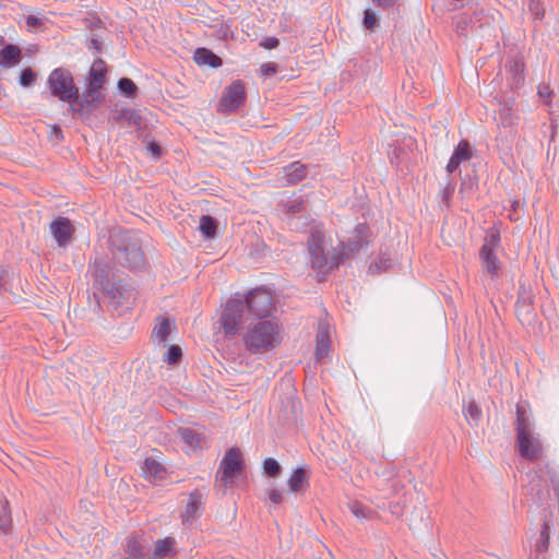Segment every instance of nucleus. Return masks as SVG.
I'll use <instances>...</instances> for the list:
<instances>
[{"mask_svg": "<svg viewBox=\"0 0 559 559\" xmlns=\"http://www.w3.org/2000/svg\"><path fill=\"white\" fill-rule=\"evenodd\" d=\"M108 250L115 262L129 270H140L146 264L142 240L133 230L112 231L108 238Z\"/></svg>", "mask_w": 559, "mask_h": 559, "instance_id": "1", "label": "nucleus"}, {"mask_svg": "<svg viewBox=\"0 0 559 559\" xmlns=\"http://www.w3.org/2000/svg\"><path fill=\"white\" fill-rule=\"evenodd\" d=\"M246 349L253 354L269 352L281 343L280 326L271 320H258L248 325L242 336Z\"/></svg>", "mask_w": 559, "mask_h": 559, "instance_id": "2", "label": "nucleus"}, {"mask_svg": "<svg viewBox=\"0 0 559 559\" xmlns=\"http://www.w3.org/2000/svg\"><path fill=\"white\" fill-rule=\"evenodd\" d=\"M281 212L286 216L287 225L292 230L301 231L311 222L307 213V200L305 195H295L282 200L278 203Z\"/></svg>", "mask_w": 559, "mask_h": 559, "instance_id": "3", "label": "nucleus"}, {"mask_svg": "<svg viewBox=\"0 0 559 559\" xmlns=\"http://www.w3.org/2000/svg\"><path fill=\"white\" fill-rule=\"evenodd\" d=\"M309 253L312 269L321 273H328L330 270L337 269L345 260L348 259V254H344V252H335V250L332 254L325 253L323 239L316 235H311V239L309 241Z\"/></svg>", "mask_w": 559, "mask_h": 559, "instance_id": "4", "label": "nucleus"}, {"mask_svg": "<svg viewBox=\"0 0 559 559\" xmlns=\"http://www.w3.org/2000/svg\"><path fill=\"white\" fill-rule=\"evenodd\" d=\"M50 94L61 102H70L76 98L79 87L74 83L72 73L64 68L53 69L47 79Z\"/></svg>", "mask_w": 559, "mask_h": 559, "instance_id": "5", "label": "nucleus"}, {"mask_svg": "<svg viewBox=\"0 0 559 559\" xmlns=\"http://www.w3.org/2000/svg\"><path fill=\"white\" fill-rule=\"evenodd\" d=\"M243 469V460L239 449L230 448L226 451L216 475V487L225 491L233 479L241 474Z\"/></svg>", "mask_w": 559, "mask_h": 559, "instance_id": "6", "label": "nucleus"}, {"mask_svg": "<svg viewBox=\"0 0 559 559\" xmlns=\"http://www.w3.org/2000/svg\"><path fill=\"white\" fill-rule=\"evenodd\" d=\"M103 294L108 305L112 307L119 316L132 309L136 299L135 289L122 280L116 282L107 290L103 292Z\"/></svg>", "mask_w": 559, "mask_h": 559, "instance_id": "7", "label": "nucleus"}, {"mask_svg": "<svg viewBox=\"0 0 559 559\" xmlns=\"http://www.w3.org/2000/svg\"><path fill=\"white\" fill-rule=\"evenodd\" d=\"M245 312V302L241 298L234 297L227 300L219 319L221 329L226 336L234 337L238 334Z\"/></svg>", "mask_w": 559, "mask_h": 559, "instance_id": "8", "label": "nucleus"}, {"mask_svg": "<svg viewBox=\"0 0 559 559\" xmlns=\"http://www.w3.org/2000/svg\"><path fill=\"white\" fill-rule=\"evenodd\" d=\"M242 301L245 302L247 314L253 316L259 320L267 318L274 308L272 295L262 288L250 290L243 296Z\"/></svg>", "mask_w": 559, "mask_h": 559, "instance_id": "9", "label": "nucleus"}, {"mask_svg": "<svg viewBox=\"0 0 559 559\" xmlns=\"http://www.w3.org/2000/svg\"><path fill=\"white\" fill-rule=\"evenodd\" d=\"M88 273L94 286L102 293L120 280L118 271H115L110 262L103 257H96L93 262H90Z\"/></svg>", "mask_w": 559, "mask_h": 559, "instance_id": "10", "label": "nucleus"}, {"mask_svg": "<svg viewBox=\"0 0 559 559\" xmlns=\"http://www.w3.org/2000/svg\"><path fill=\"white\" fill-rule=\"evenodd\" d=\"M535 295L524 283H521L515 302V314L522 325H532L536 319L534 308Z\"/></svg>", "mask_w": 559, "mask_h": 559, "instance_id": "11", "label": "nucleus"}, {"mask_svg": "<svg viewBox=\"0 0 559 559\" xmlns=\"http://www.w3.org/2000/svg\"><path fill=\"white\" fill-rule=\"evenodd\" d=\"M246 102V91L242 81L236 80L225 87L218 102L217 110L229 114L238 110Z\"/></svg>", "mask_w": 559, "mask_h": 559, "instance_id": "12", "label": "nucleus"}, {"mask_svg": "<svg viewBox=\"0 0 559 559\" xmlns=\"http://www.w3.org/2000/svg\"><path fill=\"white\" fill-rule=\"evenodd\" d=\"M518 451L521 457L536 461L543 455V443L539 435L533 432L515 436Z\"/></svg>", "mask_w": 559, "mask_h": 559, "instance_id": "13", "label": "nucleus"}, {"mask_svg": "<svg viewBox=\"0 0 559 559\" xmlns=\"http://www.w3.org/2000/svg\"><path fill=\"white\" fill-rule=\"evenodd\" d=\"M50 231L59 247L69 245L75 228L68 217L58 216L50 223Z\"/></svg>", "mask_w": 559, "mask_h": 559, "instance_id": "14", "label": "nucleus"}, {"mask_svg": "<svg viewBox=\"0 0 559 559\" xmlns=\"http://www.w3.org/2000/svg\"><path fill=\"white\" fill-rule=\"evenodd\" d=\"M369 231V228L366 224H358L353 235L346 240L341 242V249L335 250V252H344V254H348V258L358 252L360 248L367 243L366 237Z\"/></svg>", "mask_w": 559, "mask_h": 559, "instance_id": "15", "label": "nucleus"}, {"mask_svg": "<svg viewBox=\"0 0 559 559\" xmlns=\"http://www.w3.org/2000/svg\"><path fill=\"white\" fill-rule=\"evenodd\" d=\"M534 431L533 414L526 402H520L515 406V433L516 436Z\"/></svg>", "mask_w": 559, "mask_h": 559, "instance_id": "16", "label": "nucleus"}, {"mask_svg": "<svg viewBox=\"0 0 559 559\" xmlns=\"http://www.w3.org/2000/svg\"><path fill=\"white\" fill-rule=\"evenodd\" d=\"M204 506L203 495L200 490L195 489L189 495L185 512L181 514L182 523H192L202 513Z\"/></svg>", "mask_w": 559, "mask_h": 559, "instance_id": "17", "label": "nucleus"}, {"mask_svg": "<svg viewBox=\"0 0 559 559\" xmlns=\"http://www.w3.org/2000/svg\"><path fill=\"white\" fill-rule=\"evenodd\" d=\"M473 157V147L467 140H461L453 151L452 156L447 165L449 174L454 173L463 162H467Z\"/></svg>", "mask_w": 559, "mask_h": 559, "instance_id": "18", "label": "nucleus"}, {"mask_svg": "<svg viewBox=\"0 0 559 559\" xmlns=\"http://www.w3.org/2000/svg\"><path fill=\"white\" fill-rule=\"evenodd\" d=\"M308 175V166L300 162H293L283 167V179L286 185L294 186L302 181Z\"/></svg>", "mask_w": 559, "mask_h": 559, "instance_id": "19", "label": "nucleus"}, {"mask_svg": "<svg viewBox=\"0 0 559 559\" xmlns=\"http://www.w3.org/2000/svg\"><path fill=\"white\" fill-rule=\"evenodd\" d=\"M142 471L144 476L153 483L162 481L167 476V469L153 457L145 459Z\"/></svg>", "mask_w": 559, "mask_h": 559, "instance_id": "20", "label": "nucleus"}, {"mask_svg": "<svg viewBox=\"0 0 559 559\" xmlns=\"http://www.w3.org/2000/svg\"><path fill=\"white\" fill-rule=\"evenodd\" d=\"M22 60V50L19 46L7 44L0 51V67L10 69L19 64Z\"/></svg>", "mask_w": 559, "mask_h": 559, "instance_id": "21", "label": "nucleus"}, {"mask_svg": "<svg viewBox=\"0 0 559 559\" xmlns=\"http://www.w3.org/2000/svg\"><path fill=\"white\" fill-rule=\"evenodd\" d=\"M176 539L174 537H165L163 539H157L154 543V551L152 554V559H165L168 557H173L177 554L176 549Z\"/></svg>", "mask_w": 559, "mask_h": 559, "instance_id": "22", "label": "nucleus"}, {"mask_svg": "<svg viewBox=\"0 0 559 559\" xmlns=\"http://www.w3.org/2000/svg\"><path fill=\"white\" fill-rule=\"evenodd\" d=\"M171 333V322L167 317H157L156 323L152 331V340L156 341L158 344H164L168 341V337Z\"/></svg>", "mask_w": 559, "mask_h": 559, "instance_id": "23", "label": "nucleus"}, {"mask_svg": "<svg viewBox=\"0 0 559 559\" xmlns=\"http://www.w3.org/2000/svg\"><path fill=\"white\" fill-rule=\"evenodd\" d=\"M193 60L199 66H209L213 69L219 68L223 64L222 59L217 55L204 47L195 49Z\"/></svg>", "mask_w": 559, "mask_h": 559, "instance_id": "24", "label": "nucleus"}, {"mask_svg": "<svg viewBox=\"0 0 559 559\" xmlns=\"http://www.w3.org/2000/svg\"><path fill=\"white\" fill-rule=\"evenodd\" d=\"M106 76V63L102 58H97L90 70L88 83L91 85V92H94L95 87H102Z\"/></svg>", "mask_w": 559, "mask_h": 559, "instance_id": "25", "label": "nucleus"}, {"mask_svg": "<svg viewBox=\"0 0 559 559\" xmlns=\"http://www.w3.org/2000/svg\"><path fill=\"white\" fill-rule=\"evenodd\" d=\"M148 551L150 547L136 537H128L126 545L127 559H145L148 556Z\"/></svg>", "mask_w": 559, "mask_h": 559, "instance_id": "26", "label": "nucleus"}, {"mask_svg": "<svg viewBox=\"0 0 559 559\" xmlns=\"http://www.w3.org/2000/svg\"><path fill=\"white\" fill-rule=\"evenodd\" d=\"M499 121L502 127L515 126L519 121V116L515 112L514 100H507L499 109Z\"/></svg>", "mask_w": 559, "mask_h": 559, "instance_id": "27", "label": "nucleus"}, {"mask_svg": "<svg viewBox=\"0 0 559 559\" xmlns=\"http://www.w3.org/2000/svg\"><path fill=\"white\" fill-rule=\"evenodd\" d=\"M112 119L116 122L126 121L129 126H134L138 128H141L143 123L141 114L133 108H122L112 117Z\"/></svg>", "mask_w": 559, "mask_h": 559, "instance_id": "28", "label": "nucleus"}, {"mask_svg": "<svg viewBox=\"0 0 559 559\" xmlns=\"http://www.w3.org/2000/svg\"><path fill=\"white\" fill-rule=\"evenodd\" d=\"M479 257H480L484 270L491 275H496L499 270V260H498L495 251L488 250L487 247H481Z\"/></svg>", "mask_w": 559, "mask_h": 559, "instance_id": "29", "label": "nucleus"}, {"mask_svg": "<svg viewBox=\"0 0 559 559\" xmlns=\"http://www.w3.org/2000/svg\"><path fill=\"white\" fill-rule=\"evenodd\" d=\"M12 528V515L9 501L0 495V532L9 534Z\"/></svg>", "mask_w": 559, "mask_h": 559, "instance_id": "30", "label": "nucleus"}, {"mask_svg": "<svg viewBox=\"0 0 559 559\" xmlns=\"http://www.w3.org/2000/svg\"><path fill=\"white\" fill-rule=\"evenodd\" d=\"M330 352V337L326 330L319 329L316 336V359L321 360Z\"/></svg>", "mask_w": 559, "mask_h": 559, "instance_id": "31", "label": "nucleus"}, {"mask_svg": "<svg viewBox=\"0 0 559 559\" xmlns=\"http://www.w3.org/2000/svg\"><path fill=\"white\" fill-rule=\"evenodd\" d=\"M525 66L522 60L513 59L508 66V71L512 75V87H519L524 83Z\"/></svg>", "mask_w": 559, "mask_h": 559, "instance_id": "32", "label": "nucleus"}, {"mask_svg": "<svg viewBox=\"0 0 559 559\" xmlns=\"http://www.w3.org/2000/svg\"><path fill=\"white\" fill-rule=\"evenodd\" d=\"M181 441L189 445L191 449L202 448L203 439L199 432L190 428H183L179 430Z\"/></svg>", "mask_w": 559, "mask_h": 559, "instance_id": "33", "label": "nucleus"}, {"mask_svg": "<svg viewBox=\"0 0 559 559\" xmlns=\"http://www.w3.org/2000/svg\"><path fill=\"white\" fill-rule=\"evenodd\" d=\"M199 229L206 239H212L217 231V222L210 215H202L200 217Z\"/></svg>", "mask_w": 559, "mask_h": 559, "instance_id": "34", "label": "nucleus"}, {"mask_svg": "<svg viewBox=\"0 0 559 559\" xmlns=\"http://www.w3.org/2000/svg\"><path fill=\"white\" fill-rule=\"evenodd\" d=\"M463 414L471 426H477L483 417V412L475 401H471L468 405L463 408Z\"/></svg>", "mask_w": 559, "mask_h": 559, "instance_id": "35", "label": "nucleus"}, {"mask_svg": "<svg viewBox=\"0 0 559 559\" xmlns=\"http://www.w3.org/2000/svg\"><path fill=\"white\" fill-rule=\"evenodd\" d=\"M307 481V472L302 467L296 468L288 479V487L292 491L297 492Z\"/></svg>", "mask_w": 559, "mask_h": 559, "instance_id": "36", "label": "nucleus"}, {"mask_svg": "<svg viewBox=\"0 0 559 559\" xmlns=\"http://www.w3.org/2000/svg\"><path fill=\"white\" fill-rule=\"evenodd\" d=\"M67 103L69 104V110L71 111L73 117L82 116L85 110L88 111L90 100L81 98L80 91L78 92V96L75 99Z\"/></svg>", "mask_w": 559, "mask_h": 559, "instance_id": "37", "label": "nucleus"}, {"mask_svg": "<svg viewBox=\"0 0 559 559\" xmlns=\"http://www.w3.org/2000/svg\"><path fill=\"white\" fill-rule=\"evenodd\" d=\"M549 540H550V526H549V523L547 521H545L542 526V530H540L539 538L536 540V545H535L536 551H538V552L547 551V549L549 547Z\"/></svg>", "mask_w": 559, "mask_h": 559, "instance_id": "38", "label": "nucleus"}, {"mask_svg": "<svg viewBox=\"0 0 559 559\" xmlns=\"http://www.w3.org/2000/svg\"><path fill=\"white\" fill-rule=\"evenodd\" d=\"M182 358V350L179 345H170L163 356V361L168 365H178Z\"/></svg>", "mask_w": 559, "mask_h": 559, "instance_id": "39", "label": "nucleus"}, {"mask_svg": "<svg viewBox=\"0 0 559 559\" xmlns=\"http://www.w3.org/2000/svg\"><path fill=\"white\" fill-rule=\"evenodd\" d=\"M348 508L350 512L357 518V519H370L373 514V511L362 504L359 501H352L348 503Z\"/></svg>", "mask_w": 559, "mask_h": 559, "instance_id": "40", "label": "nucleus"}, {"mask_svg": "<svg viewBox=\"0 0 559 559\" xmlns=\"http://www.w3.org/2000/svg\"><path fill=\"white\" fill-rule=\"evenodd\" d=\"M118 88L124 96L129 98L135 97L139 91L135 83L129 78H121L118 81Z\"/></svg>", "mask_w": 559, "mask_h": 559, "instance_id": "41", "label": "nucleus"}, {"mask_svg": "<svg viewBox=\"0 0 559 559\" xmlns=\"http://www.w3.org/2000/svg\"><path fill=\"white\" fill-rule=\"evenodd\" d=\"M362 25L369 32H374L379 27V17L372 9H366L364 11Z\"/></svg>", "mask_w": 559, "mask_h": 559, "instance_id": "42", "label": "nucleus"}, {"mask_svg": "<svg viewBox=\"0 0 559 559\" xmlns=\"http://www.w3.org/2000/svg\"><path fill=\"white\" fill-rule=\"evenodd\" d=\"M469 17L471 29L476 31L478 28L484 27V25L489 23L488 16L484 13V10L475 11Z\"/></svg>", "mask_w": 559, "mask_h": 559, "instance_id": "43", "label": "nucleus"}, {"mask_svg": "<svg viewBox=\"0 0 559 559\" xmlns=\"http://www.w3.org/2000/svg\"><path fill=\"white\" fill-rule=\"evenodd\" d=\"M263 471L270 477H278L282 473L281 464L273 457H267L263 462Z\"/></svg>", "mask_w": 559, "mask_h": 559, "instance_id": "44", "label": "nucleus"}, {"mask_svg": "<svg viewBox=\"0 0 559 559\" xmlns=\"http://www.w3.org/2000/svg\"><path fill=\"white\" fill-rule=\"evenodd\" d=\"M455 32L460 36H466L467 29L471 28L469 17L466 14H459L453 17Z\"/></svg>", "mask_w": 559, "mask_h": 559, "instance_id": "45", "label": "nucleus"}, {"mask_svg": "<svg viewBox=\"0 0 559 559\" xmlns=\"http://www.w3.org/2000/svg\"><path fill=\"white\" fill-rule=\"evenodd\" d=\"M37 73L32 68H25L21 71L19 76V83L23 87H31L35 84Z\"/></svg>", "mask_w": 559, "mask_h": 559, "instance_id": "46", "label": "nucleus"}, {"mask_svg": "<svg viewBox=\"0 0 559 559\" xmlns=\"http://www.w3.org/2000/svg\"><path fill=\"white\" fill-rule=\"evenodd\" d=\"M100 88L102 87H95L94 92H91V85L88 84L87 90L82 97L83 99L90 100L88 111H91L96 106V104H98L100 102V99H102V95L99 92Z\"/></svg>", "mask_w": 559, "mask_h": 559, "instance_id": "47", "label": "nucleus"}, {"mask_svg": "<svg viewBox=\"0 0 559 559\" xmlns=\"http://www.w3.org/2000/svg\"><path fill=\"white\" fill-rule=\"evenodd\" d=\"M528 10L536 20H543L545 16V9L539 0H530Z\"/></svg>", "mask_w": 559, "mask_h": 559, "instance_id": "48", "label": "nucleus"}, {"mask_svg": "<svg viewBox=\"0 0 559 559\" xmlns=\"http://www.w3.org/2000/svg\"><path fill=\"white\" fill-rule=\"evenodd\" d=\"M426 514L425 507L416 508L415 511L412 513V516L409 519V527L411 528H418V524L424 521Z\"/></svg>", "mask_w": 559, "mask_h": 559, "instance_id": "49", "label": "nucleus"}, {"mask_svg": "<svg viewBox=\"0 0 559 559\" xmlns=\"http://www.w3.org/2000/svg\"><path fill=\"white\" fill-rule=\"evenodd\" d=\"M86 46L88 50H94L96 53H102L104 50V43L97 35H92Z\"/></svg>", "mask_w": 559, "mask_h": 559, "instance_id": "50", "label": "nucleus"}, {"mask_svg": "<svg viewBox=\"0 0 559 559\" xmlns=\"http://www.w3.org/2000/svg\"><path fill=\"white\" fill-rule=\"evenodd\" d=\"M500 243V236L498 233H491L490 235L486 236L485 242L481 247H487L488 250H495Z\"/></svg>", "mask_w": 559, "mask_h": 559, "instance_id": "51", "label": "nucleus"}, {"mask_svg": "<svg viewBox=\"0 0 559 559\" xmlns=\"http://www.w3.org/2000/svg\"><path fill=\"white\" fill-rule=\"evenodd\" d=\"M537 94L546 105H549L554 92L548 85L542 84L538 86Z\"/></svg>", "mask_w": 559, "mask_h": 559, "instance_id": "52", "label": "nucleus"}, {"mask_svg": "<svg viewBox=\"0 0 559 559\" xmlns=\"http://www.w3.org/2000/svg\"><path fill=\"white\" fill-rule=\"evenodd\" d=\"M372 3L382 10H389L396 5H400L402 0H371Z\"/></svg>", "mask_w": 559, "mask_h": 559, "instance_id": "53", "label": "nucleus"}, {"mask_svg": "<svg viewBox=\"0 0 559 559\" xmlns=\"http://www.w3.org/2000/svg\"><path fill=\"white\" fill-rule=\"evenodd\" d=\"M261 72L265 76H270L277 72L278 66L274 62H266L261 66Z\"/></svg>", "mask_w": 559, "mask_h": 559, "instance_id": "54", "label": "nucleus"}, {"mask_svg": "<svg viewBox=\"0 0 559 559\" xmlns=\"http://www.w3.org/2000/svg\"><path fill=\"white\" fill-rule=\"evenodd\" d=\"M278 45H280V39L274 36L265 37L260 43V46H262L265 49H274V48L278 47Z\"/></svg>", "mask_w": 559, "mask_h": 559, "instance_id": "55", "label": "nucleus"}, {"mask_svg": "<svg viewBox=\"0 0 559 559\" xmlns=\"http://www.w3.org/2000/svg\"><path fill=\"white\" fill-rule=\"evenodd\" d=\"M147 151L148 153L154 157V158H159L160 155H162V147L160 145L155 142V141H151L147 145Z\"/></svg>", "mask_w": 559, "mask_h": 559, "instance_id": "56", "label": "nucleus"}, {"mask_svg": "<svg viewBox=\"0 0 559 559\" xmlns=\"http://www.w3.org/2000/svg\"><path fill=\"white\" fill-rule=\"evenodd\" d=\"M454 189H455V185L449 180L442 191V200L445 201L447 205H449V199L453 194Z\"/></svg>", "mask_w": 559, "mask_h": 559, "instance_id": "57", "label": "nucleus"}, {"mask_svg": "<svg viewBox=\"0 0 559 559\" xmlns=\"http://www.w3.org/2000/svg\"><path fill=\"white\" fill-rule=\"evenodd\" d=\"M86 27L91 31H94L96 28H102L104 26V22L98 17L95 16L92 21L85 20Z\"/></svg>", "mask_w": 559, "mask_h": 559, "instance_id": "58", "label": "nucleus"}, {"mask_svg": "<svg viewBox=\"0 0 559 559\" xmlns=\"http://www.w3.org/2000/svg\"><path fill=\"white\" fill-rule=\"evenodd\" d=\"M269 499L274 503V504H278L282 502L283 500V496H282V492L277 489H272L270 490L269 492Z\"/></svg>", "mask_w": 559, "mask_h": 559, "instance_id": "59", "label": "nucleus"}, {"mask_svg": "<svg viewBox=\"0 0 559 559\" xmlns=\"http://www.w3.org/2000/svg\"><path fill=\"white\" fill-rule=\"evenodd\" d=\"M43 24V21L41 19L35 16V15H28L26 17V25L27 26H31V27H37V26H40Z\"/></svg>", "mask_w": 559, "mask_h": 559, "instance_id": "60", "label": "nucleus"}, {"mask_svg": "<svg viewBox=\"0 0 559 559\" xmlns=\"http://www.w3.org/2000/svg\"><path fill=\"white\" fill-rule=\"evenodd\" d=\"M50 136L53 138L55 140L57 141H62L63 140V133H62V130L59 126H52L51 128V132H50Z\"/></svg>", "mask_w": 559, "mask_h": 559, "instance_id": "61", "label": "nucleus"}, {"mask_svg": "<svg viewBox=\"0 0 559 559\" xmlns=\"http://www.w3.org/2000/svg\"><path fill=\"white\" fill-rule=\"evenodd\" d=\"M404 488L403 484L399 480H393L391 483V493L397 495Z\"/></svg>", "mask_w": 559, "mask_h": 559, "instance_id": "62", "label": "nucleus"}, {"mask_svg": "<svg viewBox=\"0 0 559 559\" xmlns=\"http://www.w3.org/2000/svg\"><path fill=\"white\" fill-rule=\"evenodd\" d=\"M396 507H397V504H396V506H394V508H392V510H391L393 514L397 513V512L395 511V508H396Z\"/></svg>", "mask_w": 559, "mask_h": 559, "instance_id": "63", "label": "nucleus"}]
</instances>
